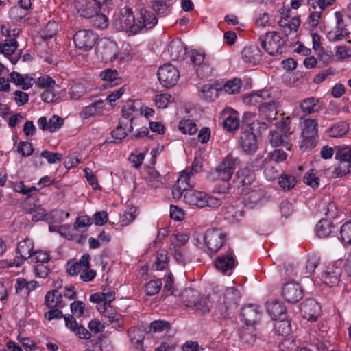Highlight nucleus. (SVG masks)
Here are the masks:
<instances>
[{
	"instance_id": "680f3d73",
	"label": "nucleus",
	"mask_w": 351,
	"mask_h": 351,
	"mask_svg": "<svg viewBox=\"0 0 351 351\" xmlns=\"http://www.w3.org/2000/svg\"><path fill=\"white\" fill-rule=\"evenodd\" d=\"M173 101L172 96L169 94L162 93L155 97L154 103L159 108H167Z\"/></svg>"
},
{
	"instance_id": "9b49d317",
	"label": "nucleus",
	"mask_w": 351,
	"mask_h": 351,
	"mask_svg": "<svg viewBox=\"0 0 351 351\" xmlns=\"http://www.w3.org/2000/svg\"><path fill=\"white\" fill-rule=\"evenodd\" d=\"M97 39V34L87 29L79 30L73 36L75 47L84 51L92 49Z\"/></svg>"
},
{
	"instance_id": "f704fd0d",
	"label": "nucleus",
	"mask_w": 351,
	"mask_h": 351,
	"mask_svg": "<svg viewBox=\"0 0 351 351\" xmlns=\"http://www.w3.org/2000/svg\"><path fill=\"white\" fill-rule=\"evenodd\" d=\"M255 180L254 173L248 168L240 169L238 172V182L244 192Z\"/></svg>"
},
{
	"instance_id": "f8f14e48",
	"label": "nucleus",
	"mask_w": 351,
	"mask_h": 351,
	"mask_svg": "<svg viewBox=\"0 0 351 351\" xmlns=\"http://www.w3.org/2000/svg\"><path fill=\"white\" fill-rule=\"evenodd\" d=\"M180 77L178 70L171 64H165L158 71V78L163 86H173Z\"/></svg>"
},
{
	"instance_id": "6e6d98bb",
	"label": "nucleus",
	"mask_w": 351,
	"mask_h": 351,
	"mask_svg": "<svg viewBox=\"0 0 351 351\" xmlns=\"http://www.w3.org/2000/svg\"><path fill=\"white\" fill-rule=\"evenodd\" d=\"M337 160L351 162V147L349 146H338L335 154Z\"/></svg>"
},
{
	"instance_id": "412c9836",
	"label": "nucleus",
	"mask_w": 351,
	"mask_h": 351,
	"mask_svg": "<svg viewBox=\"0 0 351 351\" xmlns=\"http://www.w3.org/2000/svg\"><path fill=\"white\" fill-rule=\"evenodd\" d=\"M271 98V93L269 89H263L246 95L243 98L245 104L254 106L256 104H262L264 101Z\"/></svg>"
},
{
	"instance_id": "20e7f679",
	"label": "nucleus",
	"mask_w": 351,
	"mask_h": 351,
	"mask_svg": "<svg viewBox=\"0 0 351 351\" xmlns=\"http://www.w3.org/2000/svg\"><path fill=\"white\" fill-rule=\"evenodd\" d=\"M184 202L190 206L197 208L209 206L217 208L219 206L222 201L218 197L210 196L203 191L189 189L184 193Z\"/></svg>"
},
{
	"instance_id": "4d7b16f0",
	"label": "nucleus",
	"mask_w": 351,
	"mask_h": 351,
	"mask_svg": "<svg viewBox=\"0 0 351 351\" xmlns=\"http://www.w3.org/2000/svg\"><path fill=\"white\" fill-rule=\"evenodd\" d=\"M179 129L186 134L192 135L197 132V128L196 124L191 120H182L179 123Z\"/></svg>"
},
{
	"instance_id": "393cba45",
	"label": "nucleus",
	"mask_w": 351,
	"mask_h": 351,
	"mask_svg": "<svg viewBox=\"0 0 351 351\" xmlns=\"http://www.w3.org/2000/svg\"><path fill=\"white\" fill-rule=\"evenodd\" d=\"M337 18V27L335 30L330 31L328 33V38L330 41H339L346 38L348 34V30L345 27L343 20L341 15L338 12H335Z\"/></svg>"
},
{
	"instance_id": "7c9ffc66",
	"label": "nucleus",
	"mask_w": 351,
	"mask_h": 351,
	"mask_svg": "<svg viewBox=\"0 0 351 351\" xmlns=\"http://www.w3.org/2000/svg\"><path fill=\"white\" fill-rule=\"evenodd\" d=\"M158 23V19L154 14L146 10H141V17L136 25L139 27V31L141 29H149L154 27Z\"/></svg>"
},
{
	"instance_id": "5701e85b",
	"label": "nucleus",
	"mask_w": 351,
	"mask_h": 351,
	"mask_svg": "<svg viewBox=\"0 0 351 351\" xmlns=\"http://www.w3.org/2000/svg\"><path fill=\"white\" fill-rule=\"evenodd\" d=\"M37 123L42 130L54 132L63 125L64 119L56 115L52 116L49 120L46 117H41L38 119Z\"/></svg>"
},
{
	"instance_id": "3c124183",
	"label": "nucleus",
	"mask_w": 351,
	"mask_h": 351,
	"mask_svg": "<svg viewBox=\"0 0 351 351\" xmlns=\"http://www.w3.org/2000/svg\"><path fill=\"white\" fill-rule=\"evenodd\" d=\"M242 85L240 79L234 78L228 81L223 86L224 92L228 94H237L239 93Z\"/></svg>"
},
{
	"instance_id": "4c0bfd02",
	"label": "nucleus",
	"mask_w": 351,
	"mask_h": 351,
	"mask_svg": "<svg viewBox=\"0 0 351 351\" xmlns=\"http://www.w3.org/2000/svg\"><path fill=\"white\" fill-rule=\"evenodd\" d=\"M151 7L158 16H165L171 12V2L170 0H151Z\"/></svg>"
},
{
	"instance_id": "49530a36",
	"label": "nucleus",
	"mask_w": 351,
	"mask_h": 351,
	"mask_svg": "<svg viewBox=\"0 0 351 351\" xmlns=\"http://www.w3.org/2000/svg\"><path fill=\"white\" fill-rule=\"evenodd\" d=\"M18 47L16 40L13 39H5L0 43V53L5 56L12 55Z\"/></svg>"
},
{
	"instance_id": "603ef678",
	"label": "nucleus",
	"mask_w": 351,
	"mask_h": 351,
	"mask_svg": "<svg viewBox=\"0 0 351 351\" xmlns=\"http://www.w3.org/2000/svg\"><path fill=\"white\" fill-rule=\"evenodd\" d=\"M168 263L167 252L165 250H160L157 252L154 267L157 270H163Z\"/></svg>"
},
{
	"instance_id": "f3484780",
	"label": "nucleus",
	"mask_w": 351,
	"mask_h": 351,
	"mask_svg": "<svg viewBox=\"0 0 351 351\" xmlns=\"http://www.w3.org/2000/svg\"><path fill=\"white\" fill-rule=\"evenodd\" d=\"M279 123L282 127L278 128L277 130L270 132V143L274 147L287 145L290 141L291 132L289 128L282 123Z\"/></svg>"
},
{
	"instance_id": "e433bc0d",
	"label": "nucleus",
	"mask_w": 351,
	"mask_h": 351,
	"mask_svg": "<svg viewBox=\"0 0 351 351\" xmlns=\"http://www.w3.org/2000/svg\"><path fill=\"white\" fill-rule=\"evenodd\" d=\"M259 110L265 118L269 122H271L276 119L277 114V104L273 100L269 101H264L263 103L260 105Z\"/></svg>"
},
{
	"instance_id": "ddd939ff",
	"label": "nucleus",
	"mask_w": 351,
	"mask_h": 351,
	"mask_svg": "<svg viewBox=\"0 0 351 351\" xmlns=\"http://www.w3.org/2000/svg\"><path fill=\"white\" fill-rule=\"evenodd\" d=\"M239 145L247 154H252L258 149V139L254 133L250 130L242 132L239 138Z\"/></svg>"
},
{
	"instance_id": "c85d7f7f",
	"label": "nucleus",
	"mask_w": 351,
	"mask_h": 351,
	"mask_svg": "<svg viewBox=\"0 0 351 351\" xmlns=\"http://www.w3.org/2000/svg\"><path fill=\"white\" fill-rule=\"evenodd\" d=\"M245 201L246 202L247 206L252 208L257 206L263 205L267 201V197L263 190L257 189L252 191L246 194Z\"/></svg>"
},
{
	"instance_id": "f257e3e1",
	"label": "nucleus",
	"mask_w": 351,
	"mask_h": 351,
	"mask_svg": "<svg viewBox=\"0 0 351 351\" xmlns=\"http://www.w3.org/2000/svg\"><path fill=\"white\" fill-rule=\"evenodd\" d=\"M211 298L213 301L210 304V309L215 308L221 315L226 316L230 311L238 306L241 295L235 287H228L221 295L213 294Z\"/></svg>"
},
{
	"instance_id": "6ab92c4d",
	"label": "nucleus",
	"mask_w": 351,
	"mask_h": 351,
	"mask_svg": "<svg viewBox=\"0 0 351 351\" xmlns=\"http://www.w3.org/2000/svg\"><path fill=\"white\" fill-rule=\"evenodd\" d=\"M167 52L173 60H182L186 56L187 48L180 40H174L169 43Z\"/></svg>"
},
{
	"instance_id": "bb28decb",
	"label": "nucleus",
	"mask_w": 351,
	"mask_h": 351,
	"mask_svg": "<svg viewBox=\"0 0 351 351\" xmlns=\"http://www.w3.org/2000/svg\"><path fill=\"white\" fill-rule=\"evenodd\" d=\"M215 267L221 272L225 274L231 271L235 267V259L232 252L219 256L215 260Z\"/></svg>"
},
{
	"instance_id": "79ce46f5",
	"label": "nucleus",
	"mask_w": 351,
	"mask_h": 351,
	"mask_svg": "<svg viewBox=\"0 0 351 351\" xmlns=\"http://www.w3.org/2000/svg\"><path fill=\"white\" fill-rule=\"evenodd\" d=\"M321 212L329 218H336L339 215V210L336 204L328 197L323 199Z\"/></svg>"
},
{
	"instance_id": "c9c22d12",
	"label": "nucleus",
	"mask_w": 351,
	"mask_h": 351,
	"mask_svg": "<svg viewBox=\"0 0 351 351\" xmlns=\"http://www.w3.org/2000/svg\"><path fill=\"white\" fill-rule=\"evenodd\" d=\"M316 234L319 238H326L335 232L332 222L326 219H322L316 225Z\"/></svg>"
},
{
	"instance_id": "69168bd1",
	"label": "nucleus",
	"mask_w": 351,
	"mask_h": 351,
	"mask_svg": "<svg viewBox=\"0 0 351 351\" xmlns=\"http://www.w3.org/2000/svg\"><path fill=\"white\" fill-rule=\"evenodd\" d=\"M93 26L99 28L105 29L108 25V21L105 14L97 12L91 19Z\"/></svg>"
},
{
	"instance_id": "774afa93",
	"label": "nucleus",
	"mask_w": 351,
	"mask_h": 351,
	"mask_svg": "<svg viewBox=\"0 0 351 351\" xmlns=\"http://www.w3.org/2000/svg\"><path fill=\"white\" fill-rule=\"evenodd\" d=\"M86 88L82 84H76L72 86L69 90L70 97L72 99H79L86 93Z\"/></svg>"
},
{
	"instance_id": "2f4dec72",
	"label": "nucleus",
	"mask_w": 351,
	"mask_h": 351,
	"mask_svg": "<svg viewBox=\"0 0 351 351\" xmlns=\"http://www.w3.org/2000/svg\"><path fill=\"white\" fill-rule=\"evenodd\" d=\"M10 81L16 86H20L23 90L29 89L34 82L32 77L27 75H22L16 71H12L10 73Z\"/></svg>"
},
{
	"instance_id": "aec40b11",
	"label": "nucleus",
	"mask_w": 351,
	"mask_h": 351,
	"mask_svg": "<svg viewBox=\"0 0 351 351\" xmlns=\"http://www.w3.org/2000/svg\"><path fill=\"white\" fill-rule=\"evenodd\" d=\"M192 177L193 176L189 173V170L184 169L180 173L177 181L176 189L173 191V196L179 197L182 195V193L188 191L189 188L194 186V183L191 180Z\"/></svg>"
},
{
	"instance_id": "9d476101",
	"label": "nucleus",
	"mask_w": 351,
	"mask_h": 351,
	"mask_svg": "<svg viewBox=\"0 0 351 351\" xmlns=\"http://www.w3.org/2000/svg\"><path fill=\"white\" fill-rule=\"evenodd\" d=\"M318 132V121L316 119L308 118L303 121V128L301 138L302 147L306 149L313 148L317 144V137Z\"/></svg>"
},
{
	"instance_id": "72a5a7b5",
	"label": "nucleus",
	"mask_w": 351,
	"mask_h": 351,
	"mask_svg": "<svg viewBox=\"0 0 351 351\" xmlns=\"http://www.w3.org/2000/svg\"><path fill=\"white\" fill-rule=\"evenodd\" d=\"M319 99L315 97H309L302 99L300 104L301 111L305 114L317 112L320 110Z\"/></svg>"
},
{
	"instance_id": "338daca9",
	"label": "nucleus",
	"mask_w": 351,
	"mask_h": 351,
	"mask_svg": "<svg viewBox=\"0 0 351 351\" xmlns=\"http://www.w3.org/2000/svg\"><path fill=\"white\" fill-rule=\"evenodd\" d=\"M304 182L313 188L318 186L319 179L316 176L315 170L311 169L305 173L304 176Z\"/></svg>"
},
{
	"instance_id": "5fc2aeb1",
	"label": "nucleus",
	"mask_w": 351,
	"mask_h": 351,
	"mask_svg": "<svg viewBox=\"0 0 351 351\" xmlns=\"http://www.w3.org/2000/svg\"><path fill=\"white\" fill-rule=\"evenodd\" d=\"M136 209L134 207L128 208L120 217L119 223L122 227L128 226L136 217Z\"/></svg>"
},
{
	"instance_id": "58836bf2",
	"label": "nucleus",
	"mask_w": 351,
	"mask_h": 351,
	"mask_svg": "<svg viewBox=\"0 0 351 351\" xmlns=\"http://www.w3.org/2000/svg\"><path fill=\"white\" fill-rule=\"evenodd\" d=\"M116 298V293L111 290H104L102 292H97L90 295V300L92 302L110 304Z\"/></svg>"
},
{
	"instance_id": "0eeeda50",
	"label": "nucleus",
	"mask_w": 351,
	"mask_h": 351,
	"mask_svg": "<svg viewBox=\"0 0 351 351\" xmlns=\"http://www.w3.org/2000/svg\"><path fill=\"white\" fill-rule=\"evenodd\" d=\"M114 24L117 29L126 32L129 34H136L139 32L132 9L129 8H123L120 10Z\"/></svg>"
},
{
	"instance_id": "39448f33",
	"label": "nucleus",
	"mask_w": 351,
	"mask_h": 351,
	"mask_svg": "<svg viewBox=\"0 0 351 351\" xmlns=\"http://www.w3.org/2000/svg\"><path fill=\"white\" fill-rule=\"evenodd\" d=\"M263 49L270 56L282 54L285 51V40L276 32H270L259 38Z\"/></svg>"
},
{
	"instance_id": "4468645a",
	"label": "nucleus",
	"mask_w": 351,
	"mask_h": 351,
	"mask_svg": "<svg viewBox=\"0 0 351 351\" xmlns=\"http://www.w3.org/2000/svg\"><path fill=\"white\" fill-rule=\"evenodd\" d=\"M302 290L299 284L288 282L282 288V295L287 302L296 303L302 298Z\"/></svg>"
},
{
	"instance_id": "a878e982",
	"label": "nucleus",
	"mask_w": 351,
	"mask_h": 351,
	"mask_svg": "<svg viewBox=\"0 0 351 351\" xmlns=\"http://www.w3.org/2000/svg\"><path fill=\"white\" fill-rule=\"evenodd\" d=\"M351 173V162L338 160V163L328 169L326 174L332 178H341Z\"/></svg>"
},
{
	"instance_id": "37998d69",
	"label": "nucleus",
	"mask_w": 351,
	"mask_h": 351,
	"mask_svg": "<svg viewBox=\"0 0 351 351\" xmlns=\"http://www.w3.org/2000/svg\"><path fill=\"white\" fill-rule=\"evenodd\" d=\"M189 239V234L184 232H178L173 234L170 237V247L169 249L181 248L184 245Z\"/></svg>"
},
{
	"instance_id": "0e129e2a",
	"label": "nucleus",
	"mask_w": 351,
	"mask_h": 351,
	"mask_svg": "<svg viewBox=\"0 0 351 351\" xmlns=\"http://www.w3.org/2000/svg\"><path fill=\"white\" fill-rule=\"evenodd\" d=\"M340 238L343 243L351 244V221L342 225L340 230Z\"/></svg>"
},
{
	"instance_id": "bf43d9fd",
	"label": "nucleus",
	"mask_w": 351,
	"mask_h": 351,
	"mask_svg": "<svg viewBox=\"0 0 351 351\" xmlns=\"http://www.w3.org/2000/svg\"><path fill=\"white\" fill-rule=\"evenodd\" d=\"M243 216V212L241 208L232 205L227 208L226 218L232 221H239Z\"/></svg>"
},
{
	"instance_id": "423d86ee",
	"label": "nucleus",
	"mask_w": 351,
	"mask_h": 351,
	"mask_svg": "<svg viewBox=\"0 0 351 351\" xmlns=\"http://www.w3.org/2000/svg\"><path fill=\"white\" fill-rule=\"evenodd\" d=\"M266 307L267 311L272 319L280 320V322L276 324V329L280 332V328H282V330L281 331V335H285L288 334L290 331L289 328V324L287 322L284 320L286 317L285 306L282 302L271 301L267 302Z\"/></svg>"
},
{
	"instance_id": "dca6fc26",
	"label": "nucleus",
	"mask_w": 351,
	"mask_h": 351,
	"mask_svg": "<svg viewBox=\"0 0 351 351\" xmlns=\"http://www.w3.org/2000/svg\"><path fill=\"white\" fill-rule=\"evenodd\" d=\"M300 311L304 319L315 321L320 315L321 307L315 300L308 299L300 304Z\"/></svg>"
},
{
	"instance_id": "052dcab7",
	"label": "nucleus",
	"mask_w": 351,
	"mask_h": 351,
	"mask_svg": "<svg viewBox=\"0 0 351 351\" xmlns=\"http://www.w3.org/2000/svg\"><path fill=\"white\" fill-rule=\"evenodd\" d=\"M162 285L160 279L150 280L145 286V292L148 295H154L160 291Z\"/></svg>"
},
{
	"instance_id": "7ed1b4c3",
	"label": "nucleus",
	"mask_w": 351,
	"mask_h": 351,
	"mask_svg": "<svg viewBox=\"0 0 351 351\" xmlns=\"http://www.w3.org/2000/svg\"><path fill=\"white\" fill-rule=\"evenodd\" d=\"M240 164V160L232 153L228 154L219 164V165L210 173L212 180H221L228 182L236 168Z\"/></svg>"
},
{
	"instance_id": "8fccbe9b",
	"label": "nucleus",
	"mask_w": 351,
	"mask_h": 351,
	"mask_svg": "<svg viewBox=\"0 0 351 351\" xmlns=\"http://www.w3.org/2000/svg\"><path fill=\"white\" fill-rule=\"evenodd\" d=\"M91 224L92 221L89 217L86 215L80 216L76 219L72 230L82 232L86 230L87 228Z\"/></svg>"
},
{
	"instance_id": "e2e57ef3",
	"label": "nucleus",
	"mask_w": 351,
	"mask_h": 351,
	"mask_svg": "<svg viewBox=\"0 0 351 351\" xmlns=\"http://www.w3.org/2000/svg\"><path fill=\"white\" fill-rule=\"evenodd\" d=\"M190 60L195 66L209 70V66L204 63V55L197 51H193L190 55Z\"/></svg>"
},
{
	"instance_id": "13d9d810",
	"label": "nucleus",
	"mask_w": 351,
	"mask_h": 351,
	"mask_svg": "<svg viewBox=\"0 0 351 351\" xmlns=\"http://www.w3.org/2000/svg\"><path fill=\"white\" fill-rule=\"evenodd\" d=\"M278 184L280 188L284 190H290L293 189L295 184L296 180L294 176L291 175H282L278 180Z\"/></svg>"
},
{
	"instance_id": "de8ad7c7",
	"label": "nucleus",
	"mask_w": 351,
	"mask_h": 351,
	"mask_svg": "<svg viewBox=\"0 0 351 351\" xmlns=\"http://www.w3.org/2000/svg\"><path fill=\"white\" fill-rule=\"evenodd\" d=\"M59 89L60 87L58 85L55 86V87H51L50 88L45 89L41 95L43 101L45 102L51 103L55 102L60 99V95L58 93Z\"/></svg>"
},
{
	"instance_id": "a19ab883",
	"label": "nucleus",
	"mask_w": 351,
	"mask_h": 351,
	"mask_svg": "<svg viewBox=\"0 0 351 351\" xmlns=\"http://www.w3.org/2000/svg\"><path fill=\"white\" fill-rule=\"evenodd\" d=\"M101 79L108 82L111 86L121 84V78L115 69H107L102 71L99 75Z\"/></svg>"
},
{
	"instance_id": "a18cd8bd",
	"label": "nucleus",
	"mask_w": 351,
	"mask_h": 351,
	"mask_svg": "<svg viewBox=\"0 0 351 351\" xmlns=\"http://www.w3.org/2000/svg\"><path fill=\"white\" fill-rule=\"evenodd\" d=\"M138 105V101H128L123 107L122 116L123 118L128 119L130 123L134 116L138 114V110L136 107Z\"/></svg>"
},
{
	"instance_id": "09e8293b",
	"label": "nucleus",
	"mask_w": 351,
	"mask_h": 351,
	"mask_svg": "<svg viewBox=\"0 0 351 351\" xmlns=\"http://www.w3.org/2000/svg\"><path fill=\"white\" fill-rule=\"evenodd\" d=\"M349 130V125L346 122H339L333 125L329 130L330 136L338 138L346 134Z\"/></svg>"
},
{
	"instance_id": "1a4fd4ad",
	"label": "nucleus",
	"mask_w": 351,
	"mask_h": 351,
	"mask_svg": "<svg viewBox=\"0 0 351 351\" xmlns=\"http://www.w3.org/2000/svg\"><path fill=\"white\" fill-rule=\"evenodd\" d=\"M183 304L193 309L202 313H206L210 311V304L206 300H202L197 290L191 288L185 289L181 295Z\"/></svg>"
},
{
	"instance_id": "ea45409f",
	"label": "nucleus",
	"mask_w": 351,
	"mask_h": 351,
	"mask_svg": "<svg viewBox=\"0 0 351 351\" xmlns=\"http://www.w3.org/2000/svg\"><path fill=\"white\" fill-rule=\"evenodd\" d=\"M104 317L106 319V322L112 324L113 328H117L122 326L121 315L112 306L107 308Z\"/></svg>"
},
{
	"instance_id": "2eb2a0df",
	"label": "nucleus",
	"mask_w": 351,
	"mask_h": 351,
	"mask_svg": "<svg viewBox=\"0 0 351 351\" xmlns=\"http://www.w3.org/2000/svg\"><path fill=\"white\" fill-rule=\"evenodd\" d=\"M56 289L48 291L45 297V304L49 308H63L67 303L63 300L62 293L58 290L62 286V280L56 283Z\"/></svg>"
},
{
	"instance_id": "a211bd4d",
	"label": "nucleus",
	"mask_w": 351,
	"mask_h": 351,
	"mask_svg": "<svg viewBox=\"0 0 351 351\" xmlns=\"http://www.w3.org/2000/svg\"><path fill=\"white\" fill-rule=\"evenodd\" d=\"M241 315L247 325H253L261 319V308L254 304L246 305L242 308Z\"/></svg>"
},
{
	"instance_id": "f03ea898",
	"label": "nucleus",
	"mask_w": 351,
	"mask_h": 351,
	"mask_svg": "<svg viewBox=\"0 0 351 351\" xmlns=\"http://www.w3.org/2000/svg\"><path fill=\"white\" fill-rule=\"evenodd\" d=\"M226 234L220 228L208 229L204 233V236H198L194 239V244L203 247V244L206 247L208 252L213 254L217 252L224 244Z\"/></svg>"
},
{
	"instance_id": "cd10ccee",
	"label": "nucleus",
	"mask_w": 351,
	"mask_h": 351,
	"mask_svg": "<svg viewBox=\"0 0 351 351\" xmlns=\"http://www.w3.org/2000/svg\"><path fill=\"white\" fill-rule=\"evenodd\" d=\"M34 252V243L31 239L26 238L18 243L16 254L22 263L25 260L31 258Z\"/></svg>"
},
{
	"instance_id": "c03bdc74",
	"label": "nucleus",
	"mask_w": 351,
	"mask_h": 351,
	"mask_svg": "<svg viewBox=\"0 0 351 351\" xmlns=\"http://www.w3.org/2000/svg\"><path fill=\"white\" fill-rule=\"evenodd\" d=\"M199 96L204 100L213 101L218 97V89L211 84H205L200 89Z\"/></svg>"
},
{
	"instance_id": "473e14b6",
	"label": "nucleus",
	"mask_w": 351,
	"mask_h": 351,
	"mask_svg": "<svg viewBox=\"0 0 351 351\" xmlns=\"http://www.w3.org/2000/svg\"><path fill=\"white\" fill-rule=\"evenodd\" d=\"M341 276V269L336 267H328L319 277L321 281L324 284L332 287L338 284Z\"/></svg>"
},
{
	"instance_id": "864d4df0",
	"label": "nucleus",
	"mask_w": 351,
	"mask_h": 351,
	"mask_svg": "<svg viewBox=\"0 0 351 351\" xmlns=\"http://www.w3.org/2000/svg\"><path fill=\"white\" fill-rule=\"evenodd\" d=\"M239 125V119L236 112H231L223 121V126L227 130H234Z\"/></svg>"
},
{
	"instance_id": "c756f323",
	"label": "nucleus",
	"mask_w": 351,
	"mask_h": 351,
	"mask_svg": "<svg viewBox=\"0 0 351 351\" xmlns=\"http://www.w3.org/2000/svg\"><path fill=\"white\" fill-rule=\"evenodd\" d=\"M90 256L85 254L81 256L80 260L74 263H68L67 272L71 276H80L88 268L90 265Z\"/></svg>"
},
{
	"instance_id": "4be33fe9",
	"label": "nucleus",
	"mask_w": 351,
	"mask_h": 351,
	"mask_svg": "<svg viewBox=\"0 0 351 351\" xmlns=\"http://www.w3.org/2000/svg\"><path fill=\"white\" fill-rule=\"evenodd\" d=\"M241 58L247 64L256 65L262 59L261 51L256 45L245 47L241 52Z\"/></svg>"
},
{
	"instance_id": "b1692460",
	"label": "nucleus",
	"mask_w": 351,
	"mask_h": 351,
	"mask_svg": "<svg viewBox=\"0 0 351 351\" xmlns=\"http://www.w3.org/2000/svg\"><path fill=\"white\" fill-rule=\"evenodd\" d=\"M104 111V102L99 99L90 105L84 107L80 112L82 119H88L92 117L100 116Z\"/></svg>"
},
{
	"instance_id": "6e6552de",
	"label": "nucleus",
	"mask_w": 351,
	"mask_h": 351,
	"mask_svg": "<svg viewBox=\"0 0 351 351\" xmlns=\"http://www.w3.org/2000/svg\"><path fill=\"white\" fill-rule=\"evenodd\" d=\"M96 55L102 62H112L119 55L117 44L109 38H101L97 43Z\"/></svg>"
}]
</instances>
